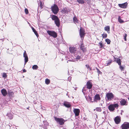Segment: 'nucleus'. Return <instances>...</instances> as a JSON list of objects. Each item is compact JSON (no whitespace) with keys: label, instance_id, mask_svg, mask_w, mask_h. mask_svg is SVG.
Returning <instances> with one entry per match:
<instances>
[{"label":"nucleus","instance_id":"nucleus-1","mask_svg":"<svg viewBox=\"0 0 129 129\" xmlns=\"http://www.w3.org/2000/svg\"><path fill=\"white\" fill-rule=\"evenodd\" d=\"M52 20H54V22L56 26L59 27L60 25V20L57 16L54 15L51 16Z\"/></svg>","mask_w":129,"mask_h":129},{"label":"nucleus","instance_id":"nucleus-2","mask_svg":"<svg viewBox=\"0 0 129 129\" xmlns=\"http://www.w3.org/2000/svg\"><path fill=\"white\" fill-rule=\"evenodd\" d=\"M51 10L53 13L55 15L59 11V9L57 5L54 4L51 7Z\"/></svg>","mask_w":129,"mask_h":129},{"label":"nucleus","instance_id":"nucleus-3","mask_svg":"<svg viewBox=\"0 0 129 129\" xmlns=\"http://www.w3.org/2000/svg\"><path fill=\"white\" fill-rule=\"evenodd\" d=\"M54 119L60 125L63 124L65 122V120L62 118H58L55 117Z\"/></svg>","mask_w":129,"mask_h":129},{"label":"nucleus","instance_id":"nucleus-4","mask_svg":"<svg viewBox=\"0 0 129 129\" xmlns=\"http://www.w3.org/2000/svg\"><path fill=\"white\" fill-rule=\"evenodd\" d=\"M118 106V104L116 103L114 104H111L109 106L108 108L110 111H113L114 110L115 108L117 107Z\"/></svg>","mask_w":129,"mask_h":129},{"label":"nucleus","instance_id":"nucleus-5","mask_svg":"<svg viewBox=\"0 0 129 129\" xmlns=\"http://www.w3.org/2000/svg\"><path fill=\"white\" fill-rule=\"evenodd\" d=\"M106 96L108 100L109 101L112 100L114 97L113 94L112 92L107 93Z\"/></svg>","mask_w":129,"mask_h":129},{"label":"nucleus","instance_id":"nucleus-6","mask_svg":"<svg viewBox=\"0 0 129 129\" xmlns=\"http://www.w3.org/2000/svg\"><path fill=\"white\" fill-rule=\"evenodd\" d=\"M121 127L122 129H128L129 128V123H124L121 125Z\"/></svg>","mask_w":129,"mask_h":129},{"label":"nucleus","instance_id":"nucleus-7","mask_svg":"<svg viewBox=\"0 0 129 129\" xmlns=\"http://www.w3.org/2000/svg\"><path fill=\"white\" fill-rule=\"evenodd\" d=\"M118 5L120 8L124 9L126 8L127 5V3L125 2L122 4H119Z\"/></svg>","mask_w":129,"mask_h":129},{"label":"nucleus","instance_id":"nucleus-8","mask_svg":"<svg viewBox=\"0 0 129 129\" xmlns=\"http://www.w3.org/2000/svg\"><path fill=\"white\" fill-rule=\"evenodd\" d=\"M23 57L24 58L25 64L28 61V57L26 53V52L25 51H24V52Z\"/></svg>","mask_w":129,"mask_h":129},{"label":"nucleus","instance_id":"nucleus-9","mask_svg":"<svg viewBox=\"0 0 129 129\" xmlns=\"http://www.w3.org/2000/svg\"><path fill=\"white\" fill-rule=\"evenodd\" d=\"M73 112L75 113V116H77L79 115L80 110L79 109H74L73 110Z\"/></svg>","mask_w":129,"mask_h":129},{"label":"nucleus","instance_id":"nucleus-10","mask_svg":"<svg viewBox=\"0 0 129 129\" xmlns=\"http://www.w3.org/2000/svg\"><path fill=\"white\" fill-rule=\"evenodd\" d=\"M120 117L118 116L116 117L114 119L115 123L117 124H119L120 122Z\"/></svg>","mask_w":129,"mask_h":129},{"label":"nucleus","instance_id":"nucleus-11","mask_svg":"<svg viewBox=\"0 0 129 129\" xmlns=\"http://www.w3.org/2000/svg\"><path fill=\"white\" fill-rule=\"evenodd\" d=\"M100 100V98L99 94H96L95 95L94 99V102H96Z\"/></svg>","mask_w":129,"mask_h":129},{"label":"nucleus","instance_id":"nucleus-12","mask_svg":"<svg viewBox=\"0 0 129 129\" xmlns=\"http://www.w3.org/2000/svg\"><path fill=\"white\" fill-rule=\"evenodd\" d=\"M120 103L121 105H126L127 104L126 101L124 99H122L120 102Z\"/></svg>","mask_w":129,"mask_h":129},{"label":"nucleus","instance_id":"nucleus-13","mask_svg":"<svg viewBox=\"0 0 129 129\" xmlns=\"http://www.w3.org/2000/svg\"><path fill=\"white\" fill-rule=\"evenodd\" d=\"M87 87L88 89H90L92 86V84L91 82L89 81H88L86 83Z\"/></svg>","mask_w":129,"mask_h":129},{"label":"nucleus","instance_id":"nucleus-14","mask_svg":"<svg viewBox=\"0 0 129 129\" xmlns=\"http://www.w3.org/2000/svg\"><path fill=\"white\" fill-rule=\"evenodd\" d=\"M76 50V48L74 47H70L69 48L70 51L71 53H74Z\"/></svg>","mask_w":129,"mask_h":129},{"label":"nucleus","instance_id":"nucleus-15","mask_svg":"<svg viewBox=\"0 0 129 129\" xmlns=\"http://www.w3.org/2000/svg\"><path fill=\"white\" fill-rule=\"evenodd\" d=\"M1 92L3 95L4 96H6L7 94L6 90L4 89H3L1 90Z\"/></svg>","mask_w":129,"mask_h":129},{"label":"nucleus","instance_id":"nucleus-16","mask_svg":"<svg viewBox=\"0 0 129 129\" xmlns=\"http://www.w3.org/2000/svg\"><path fill=\"white\" fill-rule=\"evenodd\" d=\"M63 104L64 106L68 108H70L72 106L69 103L65 102Z\"/></svg>","mask_w":129,"mask_h":129},{"label":"nucleus","instance_id":"nucleus-17","mask_svg":"<svg viewBox=\"0 0 129 129\" xmlns=\"http://www.w3.org/2000/svg\"><path fill=\"white\" fill-rule=\"evenodd\" d=\"M48 34L50 36L53 37L54 38H56L57 36V35L56 33H48Z\"/></svg>","mask_w":129,"mask_h":129},{"label":"nucleus","instance_id":"nucleus-18","mask_svg":"<svg viewBox=\"0 0 129 129\" xmlns=\"http://www.w3.org/2000/svg\"><path fill=\"white\" fill-rule=\"evenodd\" d=\"M80 48L82 50L83 52H85L86 50V49L84 48L83 44H81L80 46Z\"/></svg>","mask_w":129,"mask_h":129},{"label":"nucleus","instance_id":"nucleus-19","mask_svg":"<svg viewBox=\"0 0 129 129\" xmlns=\"http://www.w3.org/2000/svg\"><path fill=\"white\" fill-rule=\"evenodd\" d=\"M112 62V60H109L106 61V63L105 64V66H107L110 65L111 63Z\"/></svg>","mask_w":129,"mask_h":129},{"label":"nucleus","instance_id":"nucleus-20","mask_svg":"<svg viewBox=\"0 0 129 129\" xmlns=\"http://www.w3.org/2000/svg\"><path fill=\"white\" fill-rule=\"evenodd\" d=\"M115 61H116L117 63H118L119 65H121V62L120 61V58H117L115 59Z\"/></svg>","mask_w":129,"mask_h":129},{"label":"nucleus","instance_id":"nucleus-21","mask_svg":"<svg viewBox=\"0 0 129 129\" xmlns=\"http://www.w3.org/2000/svg\"><path fill=\"white\" fill-rule=\"evenodd\" d=\"M104 29L107 32L110 31V26H105L104 27Z\"/></svg>","mask_w":129,"mask_h":129},{"label":"nucleus","instance_id":"nucleus-22","mask_svg":"<svg viewBox=\"0 0 129 129\" xmlns=\"http://www.w3.org/2000/svg\"><path fill=\"white\" fill-rule=\"evenodd\" d=\"M50 83V81L49 79L47 78L45 80V83L47 85H48Z\"/></svg>","mask_w":129,"mask_h":129},{"label":"nucleus","instance_id":"nucleus-23","mask_svg":"<svg viewBox=\"0 0 129 129\" xmlns=\"http://www.w3.org/2000/svg\"><path fill=\"white\" fill-rule=\"evenodd\" d=\"M73 20L74 22L75 23H78V20L77 19V18L75 17H74L73 18Z\"/></svg>","mask_w":129,"mask_h":129},{"label":"nucleus","instance_id":"nucleus-24","mask_svg":"<svg viewBox=\"0 0 129 129\" xmlns=\"http://www.w3.org/2000/svg\"><path fill=\"white\" fill-rule=\"evenodd\" d=\"M80 37L81 38V39H82V38H83L85 35V33H80Z\"/></svg>","mask_w":129,"mask_h":129},{"label":"nucleus","instance_id":"nucleus-25","mask_svg":"<svg viewBox=\"0 0 129 129\" xmlns=\"http://www.w3.org/2000/svg\"><path fill=\"white\" fill-rule=\"evenodd\" d=\"M77 2L83 4L85 2L84 0H76Z\"/></svg>","mask_w":129,"mask_h":129},{"label":"nucleus","instance_id":"nucleus-26","mask_svg":"<svg viewBox=\"0 0 129 129\" xmlns=\"http://www.w3.org/2000/svg\"><path fill=\"white\" fill-rule=\"evenodd\" d=\"M118 22L121 23H122L124 22V21H123V20L122 19H121L120 18V17L119 16L118 18Z\"/></svg>","mask_w":129,"mask_h":129},{"label":"nucleus","instance_id":"nucleus-27","mask_svg":"<svg viewBox=\"0 0 129 129\" xmlns=\"http://www.w3.org/2000/svg\"><path fill=\"white\" fill-rule=\"evenodd\" d=\"M32 68L33 70H37L38 68V67L37 65H35L33 66Z\"/></svg>","mask_w":129,"mask_h":129},{"label":"nucleus","instance_id":"nucleus-28","mask_svg":"<svg viewBox=\"0 0 129 129\" xmlns=\"http://www.w3.org/2000/svg\"><path fill=\"white\" fill-rule=\"evenodd\" d=\"M84 32V29L82 27H80V32Z\"/></svg>","mask_w":129,"mask_h":129},{"label":"nucleus","instance_id":"nucleus-29","mask_svg":"<svg viewBox=\"0 0 129 129\" xmlns=\"http://www.w3.org/2000/svg\"><path fill=\"white\" fill-rule=\"evenodd\" d=\"M105 41L108 44H110L111 41L109 39H107L105 40Z\"/></svg>","mask_w":129,"mask_h":129},{"label":"nucleus","instance_id":"nucleus-30","mask_svg":"<svg viewBox=\"0 0 129 129\" xmlns=\"http://www.w3.org/2000/svg\"><path fill=\"white\" fill-rule=\"evenodd\" d=\"M8 94L9 96H12L14 95V93L13 92L10 91H9Z\"/></svg>","mask_w":129,"mask_h":129},{"label":"nucleus","instance_id":"nucleus-31","mask_svg":"<svg viewBox=\"0 0 129 129\" xmlns=\"http://www.w3.org/2000/svg\"><path fill=\"white\" fill-rule=\"evenodd\" d=\"M40 7L41 9H42L43 7V4L41 1L40 2Z\"/></svg>","mask_w":129,"mask_h":129},{"label":"nucleus","instance_id":"nucleus-32","mask_svg":"<svg viewBox=\"0 0 129 129\" xmlns=\"http://www.w3.org/2000/svg\"><path fill=\"white\" fill-rule=\"evenodd\" d=\"M102 35L103 38H106L107 36V35L106 33H104L102 34Z\"/></svg>","mask_w":129,"mask_h":129},{"label":"nucleus","instance_id":"nucleus-33","mask_svg":"<svg viewBox=\"0 0 129 129\" xmlns=\"http://www.w3.org/2000/svg\"><path fill=\"white\" fill-rule=\"evenodd\" d=\"M7 75L6 73H4L3 74V77L5 78H6L7 77Z\"/></svg>","mask_w":129,"mask_h":129},{"label":"nucleus","instance_id":"nucleus-34","mask_svg":"<svg viewBox=\"0 0 129 129\" xmlns=\"http://www.w3.org/2000/svg\"><path fill=\"white\" fill-rule=\"evenodd\" d=\"M96 110L97 111L101 112L102 110L101 108L100 107H97L96 108Z\"/></svg>","mask_w":129,"mask_h":129},{"label":"nucleus","instance_id":"nucleus-35","mask_svg":"<svg viewBox=\"0 0 129 129\" xmlns=\"http://www.w3.org/2000/svg\"><path fill=\"white\" fill-rule=\"evenodd\" d=\"M24 12L26 14H27L29 13L28 10L27 8H25V9Z\"/></svg>","mask_w":129,"mask_h":129},{"label":"nucleus","instance_id":"nucleus-36","mask_svg":"<svg viewBox=\"0 0 129 129\" xmlns=\"http://www.w3.org/2000/svg\"><path fill=\"white\" fill-rule=\"evenodd\" d=\"M11 115V114H10V113H7V116H8L9 117V118L11 119H12L13 118V117H12V116H10V115Z\"/></svg>","mask_w":129,"mask_h":129},{"label":"nucleus","instance_id":"nucleus-37","mask_svg":"<svg viewBox=\"0 0 129 129\" xmlns=\"http://www.w3.org/2000/svg\"><path fill=\"white\" fill-rule=\"evenodd\" d=\"M127 36V34H125L124 35H123L124 39L125 41H126V37Z\"/></svg>","mask_w":129,"mask_h":129},{"label":"nucleus","instance_id":"nucleus-38","mask_svg":"<svg viewBox=\"0 0 129 129\" xmlns=\"http://www.w3.org/2000/svg\"><path fill=\"white\" fill-rule=\"evenodd\" d=\"M62 12H64V13H66L67 12V10L64 8L62 10Z\"/></svg>","mask_w":129,"mask_h":129},{"label":"nucleus","instance_id":"nucleus-39","mask_svg":"<svg viewBox=\"0 0 129 129\" xmlns=\"http://www.w3.org/2000/svg\"><path fill=\"white\" fill-rule=\"evenodd\" d=\"M99 44L101 48H102L103 47V45L102 42H100Z\"/></svg>","mask_w":129,"mask_h":129},{"label":"nucleus","instance_id":"nucleus-40","mask_svg":"<svg viewBox=\"0 0 129 129\" xmlns=\"http://www.w3.org/2000/svg\"><path fill=\"white\" fill-rule=\"evenodd\" d=\"M97 72L98 74H101L102 73V72L99 70L98 69H97Z\"/></svg>","mask_w":129,"mask_h":129},{"label":"nucleus","instance_id":"nucleus-41","mask_svg":"<svg viewBox=\"0 0 129 129\" xmlns=\"http://www.w3.org/2000/svg\"><path fill=\"white\" fill-rule=\"evenodd\" d=\"M119 66H120L119 68H120V69L121 70V71L123 70V67L122 66H121V65H119Z\"/></svg>","mask_w":129,"mask_h":129},{"label":"nucleus","instance_id":"nucleus-42","mask_svg":"<svg viewBox=\"0 0 129 129\" xmlns=\"http://www.w3.org/2000/svg\"><path fill=\"white\" fill-rule=\"evenodd\" d=\"M32 29L34 32H37L35 28L33 27H31Z\"/></svg>","mask_w":129,"mask_h":129},{"label":"nucleus","instance_id":"nucleus-43","mask_svg":"<svg viewBox=\"0 0 129 129\" xmlns=\"http://www.w3.org/2000/svg\"><path fill=\"white\" fill-rule=\"evenodd\" d=\"M80 58V56H78L76 57V59H79Z\"/></svg>","mask_w":129,"mask_h":129},{"label":"nucleus","instance_id":"nucleus-44","mask_svg":"<svg viewBox=\"0 0 129 129\" xmlns=\"http://www.w3.org/2000/svg\"><path fill=\"white\" fill-rule=\"evenodd\" d=\"M36 35V36H37V37H38L39 36V35L38 34V33H34Z\"/></svg>","mask_w":129,"mask_h":129},{"label":"nucleus","instance_id":"nucleus-45","mask_svg":"<svg viewBox=\"0 0 129 129\" xmlns=\"http://www.w3.org/2000/svg\"><path fill=\"white\" fill-rule=\"evenodd\" d=\"M86 67L88 69V68H89V65H86Z\"/></svg>","mask_w":129,"mask_h":129},{"label":"nucleus","instance_id":"nucleus-46","mask_svg":"<svg viewBox=\"0 0 129 129\" xmlns=\"http://www.w3.org/2000/svg\"><path fill=\"white\" fill-rule=\"evenodd\" d=\"M47 32H50H50H55V31H50L48 30V31H47Z\"/></svg>","mask_w":129,"mask_h":129},{"label":"nucleus","instance_id":"nucleus-47","mask_svg":"<svg viewBox=\"0 0 129 129\" xmlns=\"http://www.w3.org/2000/svg\"><path fill=\"white\" fill-rule=\"evenodd\" d=\"M71 77H70L68 78V80L69 81H70L71 80Z\"/></svg>","mask_w":129,"mask_h":129},{"label":"nucleus","instance_id":"nucleus-48","mask_svg":"<svg viewBox=\"0 0 129 129\" xmlns=\"http://www.w3.org/2000/svg\"><path fill=\"white\" fill-rule=\"evenodd\" d=\"M23 72H26V71L25 69H24L23 70Z\"/></svg>","mask_w":129,"mask_h":129},{"label":"nucleus","instance_id":"nucleus-49","mask_svg":"<svg viewBox=\"0 0 129 129\" xmlns=\"http://www.w3.org/2000/svg\"><path fill=\"white\" fill-rule=\"evenodd\" d=\"M84 88H83V89H82V91L83 92V93H84V92H83V90L84 89Z\"/></svg>","mask_w":129,"mask_h":129},{"label":"nucleus","instance_id":"nucleus-50","mask_svg":"<svg viewBox=\"0 0 129 129\" xmlns=\"http://www.w3.org/2000/svg\"><path fill=\"white\" fill-rule=\"evenodd\" d=\"M128 100H129V98H128Z\"/></svg>","mask_w":129,"mask_h":129},{"label":"nucleus","instance_id":"nucleus-51","mask_svg":"<svg viewBox=\"0 0 129 129\" xmlns=\"http://www.w3.org/2000/svg\"><path fill=\"white\" fill-rule=\"evenodd\" d=\"M46 55H47V54H46Z\"/></svg>","mask_w":129,"mask_h":129}]
</instances>
